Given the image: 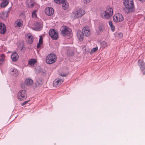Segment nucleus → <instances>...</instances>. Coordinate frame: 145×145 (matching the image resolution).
Returning a JSON list of instances; mask_svg holds the SVG:
<instances>
[{
  "mask_svg": "<svg viewBox=\"0 0 145 145\" xmlns=\"http://www.w3.org/2000/svg\"><path fill=\"white\" fill-rule=\"evenodd\" d=\"M18 54L16 52H13L11 56L12 60L13 61H16L18 59Z\"/></svg>",
  "mask_w": 145,
  "mask_h": 145,
  "instance_id": "6ab92c4d",
  "label": "nucleus"
},
{
  "mask_svg": "<svg viewBox=\"0 0 145 145\" xmlns=\"http://www.w3.org/2000/svg\"><path fill=\"white\" fill-rule=\"evenodd\" d=\"M14 25L16 27L18 26V20L15 21L14 23Z\"/></svg>",
  "mask_w": 145,
  "mask_h": 145,
  "instance_id": "58836bf2",
  "label": "nucleus"
},
{
  "mask_svg": "<svg viewBox=\"0 0 145 145\" xmlns=\"http://www.w3.org/2000/svg\"><path fill=\"white\" fill-rule=\"evenodd\" d=\"M123 3L127 13L134 11L135 8L133 0H123Z\"/></svg>",
  "mask_w": 145,
  "mask_h": 145,
  "instance_id": "f257e3e1",
  "label": "nucleus"
},
{
  "mask_svg": "<svg viewBox=\"0 0 145 145\" xmlns=\"http://www.w3.org/2000/svg\"><path fill=\"white\" fill-rule=\"evenodd\" d=\"M101 46L102 47H103V48L106 47L108 46L107 44V42L105 41H103L101 43Z\"/></svg>",
  "mask_w": 145,
  "mask_h": 145,
  "instance_id": "c85d7f7f",
  "label": "nucleus"
},
{
  "mask_svg": "<svg viewBox=\"0 0 145 145\" xmlns=\"http://www.w3.org/2000/svg\"><path fill=\"white\" fill-rule=\"evenodd\" d=\"M109 24L111 27V30L113 31H114L115 30V27L112 24V22L110 21L109 22Z\"/></svg>",
  "mask_w": 145,
  "mask_h": 145,
  "instance_id": "cd10ccee",
  "label": "nucleus"
},
{
  "mask_svg": "<svg viewBox=\"0 0 145 145\" xmlns=\"http://www.w3.org/2000/svg\"><path fill=\"white\" fill-rule=\"evenodd\" d=\"M5 56L3 54H1V56L2 57H4Z\"/></svg>",
  "mask_w": 145,
  "mask_h": 145,
  "instance_id": "79ce46f5",
  "label": "nucleus"
},
{
  "mask_svg": "<svg viewBox=\"0 0 145 145\" xmlns=\"http://www.w3.org/2000/svg\"><path fill=\"white\" fill-rule=\"evenodd\" d=\"M11 10V7H10L8 8V10L7 11H9V12Z\"/></svg>",
  "mask_w": 145,
  "mask_h": 145,
  "instance_id": "a19ab883",
  "label": "nucleus"
},
{
  "mask_svg": "<svg viewBox=\"0 0 145 145\" xmlns=\"http://www.w3.org/2000/svg\"><path fill=\"white\" fill-rule=\"evenodd\" d=\"M3 1L1 4V7H5L8 4L9 1L8 0H3Z\"/></svg>",
  "mask_w": 145,
  "mask_h": 145,
  "instance_id": "393cba45",
  "label": "nucleus"
},
{
  "mask_svg": "<svg viewBox=\"0 0 145 145\" xmlns=\"http://www.w3.org/2000/svg\"><path fill=\"white\" fill-rule=\"evenodd\" d=\"M91 0H83V2L84 3H88L90 2Z\"/></svg>",
  "mask_w": 145,
  "mask_h": 145,
  "instance_id": "ea45409f",
  "label": "nucleus"
},
{
  "mask_svg": "<svg viewBox=\"0 0 145 145\" xmlns=\"http://www.w3.org/2000/svg\"><path fill=\"white\" fill-rule=\"evenodd\" d=\"M45 12L46 14L48 16L52 15L54 13V9L50 7L46 8L45 10Z\"/></svg>",
  "mask_w": 145,
  "mask_h": 145,
  "instance_id": "ddd939ff",
  "label": "nucleus"
},
{
  "mask_svg": "<svg viewBox=\"0 0 145 145\" xmlns=\"http://www.w3.org/2000/svg\"><path fill=\"white\" fill-rule=\"evenodd\" d=\"M82 32L84 35L86 36H88L90 34V32L88 27H84L82 29Z\"/></svg>",
  "mask_w": 145,
  "mask_h": 145,
  "instance_id": "f8f14e48",
  "label": "nucleus"
},
{
  "mask_svg": "<svg viewBox=\"0 0 145 145\" xmlns=\"http://www.w3.org/2000/svg\"><path fill=\"white\" fill-rule=\"evenodd\" d=\"M25 82L27 86H28L32 85L33 83V80L30 78H26L25 81Z\"/></svg>",
  "mask_w": 145,
  "mask_h": 145,
  "instance_id": "a211bd4d",
  "label": "nucleus"
},
{
  "mask_svg": "<svg viewBox=\"0 0 145 145\" xmlns=\"http://www.w3.org/2000/svg\"><path fill=\"white\" fill-rule=\"evenodd\" d=\"M36 3L34 0H27L26 1V5L27 6L30 8H32L36 5Z\"/></svg>",
  "mask_w": 145,
  "mask_h": 145,
  "instance_id": "4468645a",
  "label": "nucleus"
},
{
  "mask_svg": "<svg viewBox=\"0 0 145 145\" xmlns=\"http://www.w3.org/2000/svg\"><path fill=\"white\" fill-rule=\"evenodd\" d=\"M20 51L24 52L26 48L25 46V44L24 42L22 41L20 44Z\"/></svg>",
  "mask_w": 145,
  "mask_h": 145,
  "instance_id": "4be33fe9",
  "label": "nucleus"
},
{
  "mask_svg": "<svg viewBox=\"0 0 145 145\" xmlns=\"http://www.w3.org/2000/svg\"><path fill=\"white\" fill-rule=\"evenodd\" d=\"M138 64L141 71L143 72V75H145V63L142 59L139 60L138 61Z\"/></svg>",
  "mask_w": 145,
  "mask_h": 145,
  "instance_id": "0eeeda50",
  "label": "nucleus"
},
{
  "mask_svg": "<svg viewBox=\"0 0 145 145\" xmlns=\"http://www.w3.org/2000/svg\"><path fill=\"white\" fill-rule=\"evenodd\" d=\"M37 62V60L35 59H31L28 61V64L32 66H33Z\"/></svg>",
  "mask_w": 145,
  "mask_h": 145,
  "instance_id": "5701e85b",
  "label": "nucleus"
},
{
  "mask_svg": "<svg viewBox=\"0 0 145 145\" xmlns=\"http://www.w3.org/2000/svg\"><path fill=\"white\" fill-rule=\"evenodd\" d=\"M61 33L63 36L64 37H67L68 38H69L72 36L71 33L72 31L71 29L67 26H63L62 27Z\"/></svg>",
  "mask_w": 145,
  "mask_h": 145,
  "instance_id": "7ed1b4c3",
  "label": "nucleus"
},
{
  "mask_svg": "<svg viewBox=\"0 0 145 145\" xmlns=\"http://www.w3.org/2000/svg\"><path fill=\"white\" fill-rule=\"evenodd\" d=\"M84 35L83 33H82L81 31H78L77 36L78 39L79 40L81 41L83 40Z\"/></svg>",
  "mask_w": 145,
  "mask_h": 145,
  "instance_id": "412c9836",
  "label": "nucleus"
},
{
  "mask_svg": "<svg viewBox=\"0 0 145 145\" xmlns=\"http://www.w3.org/2000/svg\"><path fill=\"white\" fill-rule=\"evenodd\" d=\"M63 80L60 78H57L55 80L53 83L54 87H57L60 86L63 82Z\"/></svg>",
  "mask_w": 145,
  "mask_h": 145,
  "instance_id": "9b49d317",
  "label": "nucleus"
},
{
  "mask_svg": "<svg viewBox=\"0 0 145 145\" xmlns=\"http://www.w3.org/2000/svg\"><path fill=\"white\" fill-rule=\"evenodd\" d=\"M62 7L64 9H66L68 7L69 4L65 0V1L62 3Z\"/></svg>",
  "mask_w": 145,
  "mask_h": 145,
  "instance_id": "a878e982",
  "label": "nucleus"
},
{
  "mask_svg": "<svg viewBox=\"0 0 145 145\" xmlns=\"http://www.w3.org/2000/svg\"><path fill=\"white\" fill-rule=\"evenodd\" d=\"M6 31V26L3 23L0 22V33L3 34Z\"/></svg>",
  "mask_w": 145,
  "mask_h": 145,
  "instance_id": "f3484780",
  "label": "nucleus"
},
{
  "mask_svg": "<svg viewBox=\"0 0 145 145\" xmlns=\"http://www.w3.org/2000/svg\"><path fill=\"white\" fill-rule=\"evenodd\" d=\"M9 14V11H7L2 13L1 14V16L3 19L6 18Z\"/></svg>",
  "mask_w": 145,
  "mask_h": 145,
  "instance_id": "b1692460",
  "label": "nucleus"
},
{
  "mask_svg": "<svg viewBox=\"0 0 145 145\" xmlns=\"http://www.w3.org/2000/svg\"><path fill=\"white\" fill-rule=\"evenodd\" d=\"M42 27V25L40 23L36 22L35 24L34 30L36 31H39Z\"/></svg>",
  "mask_w": 145,
  "mask_h": 145,
  "instance_id": "dca6fc26",
  "label": "nucleus"
},
{
  "mask_svg": "<svg viewBox=\"0 0 145 145\" xmlns=\"http://www.w3.org/2000/svg\"><path fill=\"white\" fill-rule=\"evenodd\" d=\"M113 20L116 22H121L123 20V18L121 14L118 13L114 16Z\"/></svg>",
  "mask_w": 145,
  "mask_h": 145,
  "instance_id": "1a4fd4ad",
  "label": "nucleus"
},
{
  "mask_svg": "<svg viewBox=\"0 0 145 145\" xmlns=\"http://www.w3.org/2000/svg\"><path fill=\"white\" fill-rule=\"evenodd\" d=\"M104 30V26L103 24H100L99 27V31L100 32H102Z\"/></svg>",
  "mask_w": 145,
  "mask_h": 145,
  "instance_id": "bb28decb",
  "label": "nucleus"
},
{
  "mask_svg": "<svg viewBox=\"0 0 145 145\" xmlns=\"http://www.w3.org/2000/svg\"><path fill=\"white\" fill-rule=\"evenodd\" d=\"M30 100L27 101H26L24 102L23 103H21V105L22 106H23L26 104L27 103H28V102Z\"/></svg>",
  "mask_w": 145,
  "mask_h": 145,
  "instance_id": "c9c22d12",
  "label": "nucleus"
},
{
  "mask_svg": "<svg viewBox=\"0 0 145 145\" xmlns=\"http://www.w3.org/2000/svg\"><path fill=\"white\" fill-rule=\"evenodd\" d=\"M85 13V11L83 10L79 9L76 11H74L72 14V16L74 18H80L83 16Z\"/></svg>",
  "mask_w": 145,
  "mask_h": 145,
  "instance_id": "20e7f679",
  "label": "nucleus"
},
{
  "mask_svg": "<svg viewBox=\"0 0 145 145\" xmlns=\"http://www.w3.org/2000/svg\"><path fill=\"white\" fill-rule=\"evenodd\" d=\"M27 97L26 93L25 90H21L19 91V100L22 101L25 100Z\"/></svg>",
  "mask_w": 145,
  "mask_h": 145,
  "instance_id": "423d86ee",
  "label": "nucleus"
},
{
  "mask_svg": "<svg viewBox=\"0 0 145 145\" xmlns=\"http://www.w3.org/2000/svg\"><path fill=\"white\" fill-rule=\"evenodd\" d=\"M49 34L53 39L56 40L58 38V32L54 29L50 30Z\"/></svg>",
  "mask_w": 145,
  "mask_h": 145,
  "instance_id": "6e6552de",
  "label": "nucleus"
},
{
  "mask_svg": "<svg viewBox=\"0 0 145 145\" xmlns=\"http://www.w3.org/2000/svg\"><path fill=\"white\" fill-rule=\"evenodd\" d=\"M10 74L15 76H17L18 74V72L17 69L14 68H11L9 70Z\"/></svg>",
  "mask_w": 145,
  "mask_h": 145,
  "instance_id": "2eb2a0df",
  "label": "nucleus"
},
{
  "mask_svg": "<svg viewBox=\"0 0 145 145\" xmlns=\"http://www.w3.org/2000/svg\"><path fill=\"white\" fill-rule=\"evenodd\" d=\"M42 44L41 43H38L37 46V48H39L41 47L42 45Z\"/></svg>",
  "mask_w": 145,
  "mask_h": 145,
  "instance_id": "e433bc0d",
  "label": "nucleus"
},
{
  "mask_svg": "<svg viewBox=\"0 0 145 145\" xmlns=\"http://www.w3.org/2000/svg\"><path fill=\"white\" fill-rule=\"evenodd\" d=\"M39 43L42 44V39L41 37H40V38L39 39Z\"/></svg>",
  "mask_w": 145,
  "mask_h": 145,
  "instance_id": "4c0bfd02",
  "label": "nucleus"
},
{
  "mask_svg": "<svg viewBox=\"0 0 145 145\" xmlns=\"http://www.w3.org/2000/svg\"><path fill=\"white\" fill-rule=\"evenodd\" d=\"M36 82L35 83L36 86H39L41 85L43 81L41 78L37 77L36 78Z\"/></svg>",
  "mask_w": 145,
  "mask_h": 145,
  "instance_id": "aec40b11",
  "label": "nucleus"
},
{
  "mask_svg": "<svg viewBox=\"0 0 145 145\" xmlns=\"http://www.w3.org/2000/svg\"><path fill=\"white\" fill-rule=\"evenodd\" d=\"M4 61V58L2 57L0 58V65H2Z\"/></svg>",
  "mask_w": 145,
  "mask_h": 145,
  "instance_id": "72a5a7b5",
  "label": "nucleus"
},
{
  "mask_svg": "<svg viewBox=\"0 0 145 145\" xmlns=\"http://www.w3.org/2000/svg\"><path fill=\"white\" fill-rule=\"evenodd\" d=\"M120 35H121V36H122V34H120Z\"/></svg>",
  "mask_w": 145,
  "mask_h": 145,
  "instance_id": "37998d69",
  "label": "nucleus"
},
{
  "mask_svg": "<svg viewBox=\"0 0 145 145\" xmlns=\"http://www.w3.org/2000/svg\"><path fill=\"white\" fill-rule=\"evenodd\" d=\"M23 21L21 20H19V29L22 25Z\"/></svg>",
  "mask_w": 145,
  "mask_h": 145,
  "instance_id": "473e14b6",
  "label": "nucleus"
},
{
  "mask_svg": "<svg viewBox=\"0 0 145 145\" xmlns=\"http://www.w3.org/2000/svg\"><path fill=\"white\" fill-rule=\"evenodd\" d=\"M56 56L54 54H48L46 58V61L48 64L54 63L56 60Z\"/></svg>",
  "mask_w": 145,
  "mask_h": 145,
  "instance_id": "39448f33",
  "label": "nucleus"
},
{
  "mask_svg": "<svg viewBox=\"0 0 145 145\" xmlns=\"http://www.w3.org/2000/svg\"><path fill=\"white\" fill-rule=\"evenodd\" d=\"M54 1L55 3L58 4H61L65 1V0H54Z\"/></svg>",
  "mask_w": 145,
  "mask_h": 145,
  "instance_id": "c756f323",
  "label": "nucleus"
},
{
  "mask_svg": "<svg viewBox=\"0 0 145 145\" xmlns=\"http://www.w3.org/2000/svg\"><path fill=\"white\" fill-rule=\"evenodd\" d=\"M25 35L27 43L29 44H32L34 40V37L30 33H28Z\"/></svg>",
  "mask_w": 145,
  "mask_h": 145,
  "instance_id": "9d476101",
  "label": "nucleus"
},
{
  "mask_svg": "<svg viewBox=\"0 0 145 145\" xmlns=\"http://www.w3.org/2000/svg\"><path fill=\"white\" fill-rule=\"evenodd\" d=\"M113 10L112 7H107L106 10L103 12L101 13V16L102 18L108 19L113 15Z\"/></svg>",
  "mask_w": 145,
  "mask_h": 145,
  "instance_id": "f03ea898",
  "label": "nucleus"
},
{
  "mask_svg": "<svg viewBox=\"0 0 145 145\" xmlns=\"http://www.w3.org/2000/svg\"><path fill=\"white\" fill-rule=\"evenodd\" d=\"M17 97L18 98V96L17 95Z\"/></svg>",
  "mask_w": 145,
  "mask_h": 145,
  "instance_id": "c03bdc74",
  "label": "nucleus"
},
{
  "mask_svg": "<svg viewBox=\"0 0 145 145\" xmlns=\"http://www.w3.org/2000/svg\"><path fill=\"white\" fill-rule=\"evenodd\" d=\"M98 49V48L97 47H96L95 48H93L91 50V51L90 52V53H93L95 52Z\"/></svg>",
  "mask_w": 145,
  "mask_h": 145,
  "instance_id": "2f4dec72",
  "label": "nucleus"
},
{
  "mask_svg": "<svg viewBox=\"0 0 145 145\" xmlns=\"http://www.w3.org/2000/svg\"><path fill=\"white\" fill-rule=\"evenodd\" d=\"M59 75L62 76L66 77V76L67 75V74H64L63 73H60L59 74Z\"/></svg>",
  "mask_w": 145,
  "mask_h": 145,
  "instance_id": "f704fd0d",
  "label": "nucleus"
},
{
  "mask_svg": "<svg viewBox=\"0 0 145 145\" xmlns=\"http://www.w3.org/2000/svg\"><path fill=\"white\" fill-rule=\"evenodd\" d=\"M37 12V10H34L32 12V16L33 17H35L36 18L37 16V15L36 14V12Z\"/></svg>",
  "mask_w": 145,
  "mask_h": 145,
  "instance_id": "7c9ffc66",
  "label": "nucleus"
}]
</instances>
